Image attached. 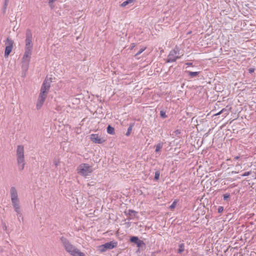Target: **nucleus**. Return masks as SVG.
<instances>
[{
    "mask_svg": "<svg viewBox=\"0 0 256 256\" xmlns=\"http://www.w3.org/2000/svg\"><path fill=\"white\" fill-rule=\"evenodd\" d=\"M134 0H126V1L124 2L121 4L120 6L122 7H124L127 6L128 4L132 2Z\"/></svg>",
    "mask_w": 256,
    "mask_h": 256,
    "instance_id": "obj_20",
    "label": "nucleus"
},
{
    "mask_svg": "<svg viewBox=\"0 0 256 256\" xmlns=\"http://www.w3.org/2000/svg\"><path fill=\"white\" fill-rule=\"evenodd\" d=\"M136 213L137 212L135 210H129L128 211V214L132 217L135 216Z\"/></svg>",
    "mask_w": 256,
    "mask_h": 256,
    "instance_id": "obj_21",
    "label": "nucleus"
},
{
    "mask_svg": "<svg viewBox=\"0 0 256 256\" xmlns=\"http://www.w3.org/2000/svg\"><path fill=\"white\" fill-rule=\"evenodd\" d=\"M176 202H176V201H174V202L172 203V204L170 206V209H173V208H175L176 206Z\"/></svg>",
    "mask_w": 256,
    "mask_h": 256,
    "instance_id": "obj_30",
    "label": "nucleus"
},
{
    "mask_svg": "<svg viewBox=\"0 0 256 256\" xmlns=\"http://www.w3.org/2000/svg\"><path fill=\"white\" fill-rule=\"evenodd\" d=\"M90 139L91 140L96 144H102L104 140L100 138L98 134H92L90 135Z\"/></svg>",
    "mask_w": 256,
    "mask_h": 256,
    "instance_id": "obj_11",
    "label": "nucleus"
},
{
    "mask_svg": "<svg viewBox=\"0 0 256 256\" xmlns=\"http://www.w3.org/2000/svg\"><path fill=\"white\" fill-rule=\"evenodd\" d=\"M107 132L110 134H114V128L112 126L108 125L106 128Z\"/></svg>",
    "mask_w": 256,
    "mask_h": 256,
    "instance_id": "obj_18",
    "label": "nucleus"
},
{
    "mask_svg": "<svg viewBox=\"0 0 256 256\" xmlns=\"http://www.w3.org/2000/svg\"><path fill=\"white\" fill-rule=\"evenodd\" d=\"M160 172L159 171L156 172L155 174H154V180H158L160 178Z\"/></svg>",
    "mask_w": 256,
    "mask_h": 256,
    "instance_id": "obj_26",
    "label": "nucleus"
},
{
    "mask_svg": "<svg viewBox=\"0 0 256 256\" xmlns=\"http://www.w3.org/2000/svg\"><path fill=\"white\" fill-rule=\"evenodd\" d=\"M92 172V166L88 164H82L78 168V172L83 176H88Z\"/></svg>",
    "mask_w": 256,
    "mask_h": 256,
    "instance_id": "obj_4",
    "label": "nucleus"
},
{
    "mask_svg": "<svg viewBox=\"0 0 256 256\" xmlns=\"http://www.w3.org/2000/svg\"><path fill=\"white\" fill-rule=\"evenodd\" d=\"M72 256H85L84 252H81L78 249L76 248L71 254Z\"/></svg>",
    "mask_w": 256,
    "mask_h": 256,
    "instance_id": "obj_15",
    "label": "nucleus"
},
{
    "mask_svg": "<svg viewBox=\"0 0 256 256\" xmlns=\"http://www.w3.org/2000/svg\"><path fill=\"white\" fill-rule=\"evenodd\" d=\"M232 174H236V173H238V172L232 171Z\"/></svg>",
    "mask_w": 256,
    "mask_h": 256,
    "instance_id": "obj_39",
    "label": "nucleus"
},
{
    "mask_svg": "<svg viewBox=\"0 0 256 256\" xmlns=\"http://www.w3.org/2000/svg\"><path fill=\"white\" fill-rule=\"evenodd\" d=\"M174 133L176 136H178L179 134H180V130H176L174 131Z\"/></svg>",
    "mask_w": 256,
    "mask_h": 256,
    "instance_id": "obj_32",
    "label": "nucleus"
},
{
    "mask_svg": "<svg viewBox=\"0 0 256 256\" xmlns=\"http://www.w3.org/2000/svg\"><path fill=\"white\" fill-rule=\"evenodd\" d=\"M138 238L137 236H132L130 238V241L132 242H134L136 244L138 240Z\"/></svg>",
    "mask_w": 256,
    "mask_h": 256,
    "instance_id": "obj_22",
    "label": "nucleus"
},
{
    "mask_svg": "<svg viewBox=\"0 0 256 256\" xmlns=\"http://www.w3.org/2000/svg\"><path fill=\"white\" fill-rule=\"evenodd\" d=\"M46 97L47 96L40 94L36 104V108L37 110H40L41 108Z\"/></svg>",
    "mask_w": 256,
    "mask_h": 256,
    "instance_id": "obj_10",
    "label": "nucleus"
},
{
    "mask_svg": "<svg viewBox=\"0 0 256 256\" xmlns=\"http://www.w3.org/2000/svg\"><path fill=\"white\" fill-rule=\"evenodd\" d=\"M10 196L11 198L12 204L16 212L19 221L20 219L23 220L22 214L20 209V201L18 198V193L16 188L14 186H12L10 190Z\"/></svg>",
    "mask_w": 256,
    "mask_h": 256,
    "instance_id": "obj_1",
    "label": "nucleus"
},
{
    "mask_svg": "<svg viewBox=\"0 0 256 256\" xmlns=\"http://www.w3.org/2000/svg\"><path fill=\"white\" fill-rule=\"evenodd\" d=\"M146 49V47L141 48L135 54V56H138L142 54L145 50Z\"/></svg>",
    "mask_w": 256,
    "mask_h": 256,
    "instance_id": "obj_25",
    "label": "nucleus"
},
{
    "mask_svg": "<svg viewBox=\"0 0 256 256\" xmlns=\"http://www.w3.org/2000/svg\"><path fill=\"white\" fill-rule=\"evenodd\" d=\"M134 123H131L130 124L128 128V130H127V132H126V136H129L132 132V128L134 127Z\"/></svg>",
    "mask_w": 256,
    "mask_h": 256,
    "instance_id": "obj_19",
    "label": "nucleus"
},
{
    "mask_svg": "<svg viewBox=\"0 0 256 256\" xmlns=\"http://www.w3.org/2000/svg\"><path fill=\"white\" fill-rule=\"evenodd\" d=\"M186 64L188 65V66H192V62H188V63H186Z\"/></svg>",
    "mask_w": 256,
    "mask_h": 256,
    "instance_id": "obj_37",
    "label": "nucleus"
},
{
    "mask_svg": "<svg viewBox=\"0 0 256 256\" xmlns=\"http://www.w3.org/2000/svg\"><path fill=\"white\" fill-rule=\"evenodd\" d=\"M250 174H251V171L246 172H244V174H242V176H249Z\"/></svg>",
    "mask_w": 256,
    "mask_h": 256,
    "instance_id": "obj_33",
    "label": "nucleus"
},
{
    "mask_svg": "<svg viewBox=\"0 0 256 256\" xmlns=\"http://www.w3.org/2000/svg\"><path fill=\"white\" fill-rule=\"evenodd\" d=\"M32 51V50H24V54L22 58V66H24L26 68H28L30 60Z\"/></svg>",
    "mask_w": 256,
    "mask_h": 256,
    "instance_id": "obj_7",
    "label": "nucleus"
},
{
    "mask_svg": "<svg viewBox=\"0 0 256 256\" xmlns=\"http://www.w3.org/2000/svg\"><path fill=\"white\" fill-rule=\"evenodd\" d=\"M5 44L6 46L4 51V57L7 58L12 52L13 48L14 41L11 38H8Z\"/></svg>",
    "mask_w": 256,
    "mask_h": 256,
    "instance_id": "obj_9",
    "label": "nucleus"
},
{
    "mask_svg": "<svg viewBox=\"0 0 256 256\" xmlns=\"http://www.w3.org/2000/svg\"><path fill=\"white\" fill-rule=\"evenodd\" d=\"M16 156L18 170H22L25 166L24 147L23 146L19 145L17 146Z\"/></svg>",
    "mask_w": 256,
    "mask_h": 256,
    "instance_id": "obj_2",
    "label": "nucleus"
},
{
    "mask_svg": "<svg viewBox=\"0 0 256 256\" xmlns=\"http://www.w3.org/2000/svg\"><path fill=\"white\" fill-rule=\"evenodd\" d=\"M180 49L176 46L173 50H171L166 60V62H172L180 58L183 55V54L180 52Z\"/></svg>",
    "mask_w": 256,
    "mask_h": 256,
    "instance_id": "obj_3",
    "label": "nucleus"
},
{
    "mask_svg": "<svg viewBox=\"0 0 256 256\" xmlns=\"http://www.w3.org/2000/svg\"><path fill=\"white\" fill-rule=\"evenodd\" d=\"M224 210V207L222 206H218V213H221Z\"/></svg>",
    "mask_w": 256,
    "mask_h": 256,
    "instance_id": "obj_31",
    "label": "nucleus"
},
{
    "mask_svg": "<svg viewBox=\"0 0 256 256\" xmlns=\"http://www.w3.org/2000/svg\"><path fill=\"white\" fill-rule=\"evenodd\" d=\"M224 200H228V199L230 198V194H226L223 196Z\"/></svg>",
    "mask_w": 256,
    "mask_h": 256,
    "instance_id": "obj_28",
    "label": "nucleus"
},
{
    "mask_svg": "<svg viewBox=\"0 0 256 256\" xmlns=\"http://www.w3.org/2000/svg\"><path fill=\"white\" fill-rule=\"evenodd\" d=\"M186 72L188 74V76L190 78H194L198 76L200 72H190V71H186Z\"/></svg>",
    "mask_w": 256,
    "mask_h": 256,
    "instance_id": "obj_14",
    "label": "nucleus"
},
{
    "mask_svg": "<svg viewBox=\"0 0 256 256\" xmlns=\"http://www.w3.org/2000/svg\"><path fill=\"white\" fill-rule=\"evenodd\" d=\"M160 116L162 118H166L168 116L166 114V112L164 110L160 111Z\"/></svg>",
    "mask_w": 256,
    "mask_h": 256,
    "instance_id": "obj_24",
    "label": "nucleus"
},
{
    "mask_svg": "<svg viewBox=\"0 0 256 256\" xmlns=\"http://www.w3.org/2000/svg\"><path fill=\"white\" fill-rule=\"evenodd\" d=\"M56 0H49L48 3H49L50 6L51 8H53L54 6H53L52 3Z\"/></svg>",
    "mask_w": 256,
    "mask_h": 256,
    "instance_id": "obj_29",
    "label": "nucleus"
},
{
    "mask_svg": "<svg viewBox=\"0 0 256 256\" xmlns=\"http://www.w3.org/2000/svg\"><path fill=\"white\" fill-rule=\"evenodd\" d=\"M185 246L184 243H180L178 244V254H182V252L184 251L185 250Z\"/></svg>",
    "mask_w": 256,
    "mask_h": 256,
    "instance_id": "obj_16",
    "label": "nucleus"
},
{
    "mask_svg": "<svg viewBox=\"0 0 256 256\" xmlns=\"http://www.w3.org/2000/svg\"><path fill=\"white\" fill-rule=\"evenodd\" d=\"M163 145H164L163 142H160L155 146V148H156L155 152L156 153L158 154L159 155L160 154L161 150L163 147Z\"/></svg>",
    "mask_w": 256,
    "mask_h": 256,
    "instance_id": "obj_13",
    "label": "nucleus"
},
{
    "mask_svg": "<svg viewBox=\"0 0 256 256\" xmlns=\"http://www.w3.org/2000/svg\"><path fill=\"white\" fill-rule=\"evenodd\" d=\"M60 240L66 250L68 252L71 254L74 250H76V248L74 246H73L67 238L64 236H62L60 238Z\"/></svg>",
    "mask_w": 256,
    "mask_h": 256,
    "instance_id": "obj_6",
    "label": "nucleus"
},
{
    "mask_svg": "<svg viewBox=\"0 0 256 256\" xmlns=\"http://www.w3.org/2000/svg\"><path fill=\"white\" fill-rule=\"evenodd\" d=\"M9 0H4V8H6L8 4Z\"/></svg>",
    "mask_w": 256,
    "mask_h": 256,
    "instance_id": "obj_35",
    "label": "nucleus"
},
{
    "mask_svg": "<svg viewBox=\"0 0 256 256\" xmlns=\"http://www.w3.org/2000/svg\"><path fill=\"white\" fill-rule=\"evenodd\" d=\"M33 44H26L25 50H32Z\"/></svg>",
    "mask_w": 256,
    "mask_h": 256,
    "instance_id": "obj_23",
    "label": "nucleus"
},
{
    "mask_svg": "<svg viewBox=\"0 0 256 256\" xmlns=\"http://www.w3.org/2000/svg\"><path fill=\"white\" fill-rule=\"evenodd\" d=\"M254 68H250L248 70V72L250 74L254 72Z\"/></svg>",
    "mask_w": 256,
    "mask_h": 256,
    "instance_id": "obj_36",
    "label": "nucleus"
},
{
    "mask_svg": "<svg viewBox=\"0 0 256 256\" xmlns=\"http://www.w3.org/2000/svg\"><path fill=\"white\" fill-rule=\"evenodd\" d=\"M239 158H240V156H234V159L235 160H238Z\"/></svg>",
    "mask_w": 256,
    "mask_h": 256,
    "instance_id": "obj_38",
    "label": "nucleus"
},
{
    "mask_svg": "<svg viewBox=\"0 0 256 256\" xmlns=\"http://www.w3.org/2000/svg\"><path fill=\"white\" fill-rule=\"evenodd\" d=\"M138 247H140L142 244H144V242L142 240H138L136 244Z\"/></svg>",
    "mask_w": 256,
    "mask_h": 256,
    "instance_id": "obj_27",
    "label": "nucleus"
},
{
    "mask_svg": "<svg viewBox=\"0 0 256 256\" xmlns=\"http://www.w3.org/2000/svg\"><path fill=\"white\" fill-rule=\"evenodd\" d=\"M136 46V44L134 43H132L131 44L130 46V50H132Z\"/></svg>",
    "mask_w": 256,
    "mask_h": 256,
    "instance_id": "obj_34",
    "label": "nucleus"
},
{
    "mask_svg": "<svg viewBox=\"0 0 256 256\" xmlns=\"http://www.w3.org/2000/svg\"><path fill=\"white\" fill-rule=\"evenodd\" d=\"M26 44H32V32L30 29H27L26 34Z\"/></svg>",
    "mask_w": 256,
    "mask_h": 256,
    "instance_id": "obj_12",
    "label": "nucleus"
},
{
    "mask_svg": "<svg viewBox=\"0 0 256 256\" xmlns=\"http://www.w3.org/2000/svg\"><path fill=\"white\" fill-rule=\"evenodd\" d=\"M118 246V242L115 240H112L108 242H106L104 244L100 245L98 246V249L101 252H104L108 250H112Z\"/></svg>",
    "mask_w": 256,
    "mask_h": 256,
    "instance_id": "obj_5",
    "label": "nucleus"
},
{
    "mask_svg": "<svg viewBox=\"0 0 256 256\" xmlns=\"http://www.w3.org/2000/svg\"><path fill=\"white\" fill-rule=\"evenodd\" d=\"M51 78H46L44 81L40 88V94L46 96L48 95V92L50 87Z\"/></svg>",
    "mask_w": 256,
    "mask_h": 256,
    "instance_id": "obj_8",
    "label": "nucleus"
},
{
    "mask_svg": "<svg viewBox=\"0 0 256 256\" xmlns=\"http://www.w3.org/2000/svg\"><path fill=\"white\" fill-rule=\"evenodd\" d=\"M224 113V116H226L229 114V110L226 108H222L220 112L216 114L215 116H218Z\"/></svg>",
    "mask_w": 256,
    "mask_h": 256,
    "instance_id": "obj_17",
    "label": "nucleus"
}]
</instances>
